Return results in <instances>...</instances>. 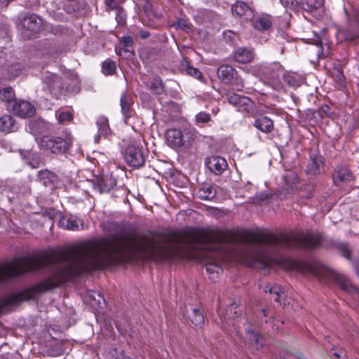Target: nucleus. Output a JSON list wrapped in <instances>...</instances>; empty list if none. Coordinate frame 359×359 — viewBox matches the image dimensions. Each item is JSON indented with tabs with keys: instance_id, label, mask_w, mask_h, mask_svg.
I'll return each mask as SVG.
<instances>
[{
	"instance_id": "obj_3",
	"label": "nucleus",
	"mask_w": 359,
	"mask_h": 359,
	"mask_svg": "<svg viewBox=\"0 0 359 359\" xmlns=\"http://www.w3.org/2000/svg\"><path fill=\"white\" fill-rule=\"evenodd\" d=\"M252 74L259 78L264 84L273 89L279 90L282 87L280 75L283 72V67L278 62H265L255 65L251 68Z\"/></svg>"
},
{
	"instance_id": "obj_14",
	"label": "nucleus",
	"mask_w": 359,
	"mask_h": 359,
	"mask_svg": "<svg viewBox=\"0 0 359 359\" xmlns=\"http://www.w3.org/2000/svg\"><path fill=\"white\" fill-rule=\"evenodd\" d=\"M133 96L127 93H123L120 98V105L121 107V113L126 122L127 118L132 116V106L133 104Z\"/></svg>"
},
{
	"instance_id": "obj_4",
	"label": "nucleus",
	"mask_w": 359,
	"mask_h": 359,
	"mask_svg": "<svg viewBox=\"0 0 359 359\" xmlns=\"http://www.w3.org/2000/svg\"><path fill=\"white\" fill-rule=\"evenodd\" d=\"M73 137L70 132L65 131L59 135H46L41 138L39 145L41 149L51 154H62L67 152L72 147Z\"/></svg>"
},
{
	"instance_id": "obj_9",
	"label": "nucleus",
	"mask_w": 359,
	"mask_h": 359,
	"mask_svg": "<svg viewBox=\"0 0 359 359\" xmlns=\"http://www.w3.org/2000/svg\"><path fill=\"white\" fill-rule=\"evenodd\" d=\"M229 104L236 107L239 111L249 112L252 109L253 102L248 97L234 93L226 94Z\"/></svg>"
},
{
	"instance_id": "obj_30",
	"label": "nucleus",
	"mask_w": 359,
	"mask_h": 359,
	"mask_svg": "<svg viewBox=\"0 0 359 359\" xmlns=\"http://www.w3.org/2000/svg\"><path fill=\"white\" fill-rule=\"evenodd\" d=\"M149 88L154 94L161 95L164 88L162 80L158 76L154 77L150 82Z\"/></svg>"
},
{
	"instance_id": "obj_39",
	"label": "nucleus",
	"mask_w": 359,
	"mask_h": 359,
	"mask_svg": "<svg viewBox=\"0 0 359 359\" xmlns=\"http://www.w3.org/2000/svg\"><path fill=\"white\" fill-rule=\"evenodd\" d=\"M305 3L310 11L317 9L323 4V0H305Z\"/></svg>"
},
{
	"instance_id": "obj_11",
	"label": "nucleus",
	"mask_w": 359,
	"mask_h": 359,
	"mask_svg": "<svg viewBox=\"0 0 359 359\" xmlns=\"http://www.w3.org/2000/svg\"><path fill=\"white\" fill-rule=\"evenodd\" d=\"M12 110L21 117L31 116L35 112L34 106L25 100L15 101L12 106Z\"/></svg>"
},
{
	"instance_id": "obj_25",
	"label": "nucleus",
	"mask_w": 359,
	"mask_h": 359,
	"mask_svg": "<svg viewBox=\"0 0 359 359\" xmlns=\"http://www.w3.org/2000/svg\"><path fill=\"white\" fill-rule=\"evenodd\" d=\"M187 316L191 322L196 326L201 327L204 321V317L200 310L191 308L187 310Z\"/></svg>"
},
{
	"instance_id": "obj_15",
	"label": "nucleus",
	"mask_w": 359,
	"mask_h": 359,
	"mask_svg": "<svg viewBox=\"0 0 359 359\" xmlns=\"http://www.w3.org/2000/svg\"><path fill=\"white\" fill-rule=\"evenodd\" d=\"M283 188L287 193H290L294 191L298 184V177L294 171H287L282 177Z\"/></svg>"
},
{
	"instance_id": "obj_38",
	"label": "nucleus",
	"mask_w": 359,
	"mask_h": 359,
	"mask_svg": "<svg viewBox=\"0 0 359 359\" xmlns=\"http://www.w3.org/2000/svg\"><path fill=\"white\" fill-rule=\"evenodd\" d=\"M105 4L109 9L117 11L118 15H121L123 13V10L120 6L117 0H105Z\"/></svg>"
},
{
	"instance_id": "obj_7",
	"label": "nucleus",
	"mask_w": 359,
	"mask_h": 359,
	"mask_svg": "<svg viewBox=\"0 0 359 359\" xmlns=\"http://www.w3.org/2000/svg\"><path fill=\"white\" fill-rule=\"evenodd\" d=\"M23 35L29 39L34 37L42 27V20L35 14H29L24 17L22 20Z\"/></svg>"
},
{
	"instance_id": "obj_21",
	"label": "nucleus",
	"mask_w": 359,
	"mask_h": 359,
	"mask_svg": "<svg viewBox=\"0 0 359 359\" xmlns=\"http://www.w3.org/2000/svg\"><path fill=\"white\" fill-rule=\"evenodd\" d=\"M22 158L32 168H37L40 165V160L38 155L31 151L20 152Z\"/></svg>"
},
{
	"instance_id": "obj_29",
	"label": "nucleus",
	"mask_w": 359,
	"mask_h": 359,
	"mask_svg": "<svg viewBox=\"0 0 359 359\" xmlns=\"http://www.w3.org/2000/svg\"><path fill=\"white\" fill-rule=\"evenodd\" d=\"M116 185V182L111 177H103L100 183L101 192H108Z\"/></svg>"
},
{
	"instance_id": "obj_8",
	"label": "nucleus",
	"mask_w": 359,
	"mask_h": 359,
	"mask_svg": "<svg viewBox=\"0 0 359 359\" xmlns=\"http://www.w3.org/2000/svg\"><path fill=\"white\" fill-rule=\"evenodd\" d=\"M125 159L128 165L134 168L141 167L145 162L142 150L134 145H130L126 148Z\"/></svg>"
},
{
	"instance_id": "obj_34",
	"label": "nucleus",
	"mask_w": 359,
	"mask_h": 359,
	"mask_svg": "<svg viewBox=\"0 0 359 359\" xmlns=\"http://www.w3.org/2000/svg\"><path fill=\"white\" fill-rule=\"evenodd\" d=\"M15 97V93L12 88L8 87L0 91V98L3 101L11 103Z\"/></svg>"
},
{
	"instance_id": "obj_41",
	"label": "nucleus",
	"mask_w": 359,
	"mask_h": 359,
	"mask_svg": "<svg viewBox=\"0 0 359 359\" xmlns=\"http://www.w3.org/2000/svg\"><path fill=\"white\" fill-rule=\"evenodd\" d=\"M177 28L182 29L185 32H189L191 30L190 25L185 20L181 19L179 20L175 25Z\"/></svg>"
},
{
	"instance_id": "obj_43",
	"label": "nucleus",
	"mask_w": 359,
	"mask_h": 359,
	"mask_svg": "<svg viewBox=\"0 0 359 359\" xmlns=\"http://www.w3.org/2000/svg\"><path fill=\"white\" fill-rule=\"evenodd\" d=\"M121 43L125 47L132 46L133 44V39L130 36H124L121 39Z\"/></svg>"
},
{
	"instance_id": "obj_45",
	"label": "nucleus",
	"mask_w": 359,
	"mask_h": 359,
	"mask_svg": "<svg viewBox=\"0 0 359 359\" xmlns=\"http://www.w3.org/2000/svg\"><path fill=\"white\" fill-rule=\"evenodd\" d=\"M333 355L334 357H336L337 358H340L342 355L344 353V350L342 348H333Z\"/></svg>"
},
{
	"instance_id": "obj_20",
	"label": "nucleus",
	"mask_w": 359,
	"mask_h": 359,
	"mask_svg": "<svg viewBox=\"0 0 359 359\" xmlns=\"http://www.w3.org/2000/svg\"><path fill=\"white\" fill-rule=\"evenodd\" d=\"M254 126L260 131L268 133L273 130V121L267 116H262L255 121Z\"/></svg>"
},
{
	"instance_id": "obj_33",
	"label": "nucleus",
	"mask_w": 359,
	"mask_h": 359,
	"mask_svg": "<svg viewBox=\"0 0 359 359\" xmlns=\"http://www.w3.org/2000/svg\"><path fill=\"white\" fill-rule=\"evenodd\" d=\"M55 116L59 123L69 122L72 120L73 115L69 110L59 109L55 112Z\"/></svg>"
},
{
	"instance_id": "obj_24",
	"label": "nucleus",
	"mask_w": 359,
	"mask_h": 359,
	"mask_svg": "<svg viewBox=\"0 0 359 359\" xmlns=\"http://www.w3.org/2000/svg\"><path fill=\"white\" fill-rule=\"evenodd\" d=\"M85 301L88 302L92 307H101L102 304H104V300L100 293L94 290L88 292Z\"/></svg>"
},
{
	"instance_id": "obj_18",
	"label": "nucleus",
	"mask_w": 359,
	"mask_h": 359,
	"mask_svg": "<svg viewBox=\"0 0 359 359\" xmlns=\"http://www.w3.org/2000/svg\"><path fill=\"white\" fill-rule=\"evenodd\" d=\"M353 180L351 172L346 168H341L335 171L333 175V181L337 185L343 182H351Z\"/></svg>"
},
{
	"instance_id": "obj_47",
	"label": "nucleus",
	"mask_w": 359,
	"mask_h": 359,
	"mask_svg": "<svg viewBox=\"0 0 359 359\" xmlns=\"http://www.w3.org/2000/svg\"><path fill=\"white\" fill-rule=\"evenodd\" d=\"M149 36H150V34L147 30L142 29L138 32V36H140L142 39H146L149 38Z\"/></svg>"
},
{
	"instance_id": "obj_1",
	"label": "nucleus",
	"mask_w": 359,
	"mask_h": 359,
	"mask_svg": "<svg viewBox=\"0 0 359 359\" xmlns=\"http://www.w3.org/2000/svg\"><path fill=\"white\" fill-rule=\"evenodd\" d=\"M50 267L52 273L38 285L43 292L93 269L107 266V238L79 245L70 250H51L36 257H18L0 264V281L25 272Z\"/></svg>"
},
{
	"instance_id": "obj_12",
	"label": "nucleus",
	"mask_w": 359,
	"mask_h": 359,
	"mask_svg": "<svg viewBox=\"0 0 359 359\" xmlns=\"http://www.w3.org/2000/svg\"><path fill=\"white\" fill-rule=\"evenodd\" d=\"M60 226L69 231H79L83 228V221L72 215L62 217L60 220Z\"/></svg>"
},
{
	"instance_id": "obj_46",
	"label": "nucleus",
	"mask_w": 359,
	"mask_h": 359,
	"mask_svg": "<svg viewBox=\"0 0 359 359\" xmlns=\"http://www.w3.org/2000/svg\"><path fill=\"white\" fill-rule=\"evenodd\" d=\"M294 0H280V4L285 8H291L294 5Z\"/></svg>"
},
{
	"instance_id": "obj_27",
	"label": "nucleus",
	"mask_w": 359,
	"mask_h": 359,
	"mask_svg": "<svg viewBox=\"0 0 359 359\" xmlns=\"http://www.w3.org/2000/svg\"><path fill=\"white\" fill-rule=\"evenodd\" d=\"M252 26L257 30H266L271 26V22L269 17L263 16L255 19Z\"/></svg>"
},
{
	"instance_id": "obj_6",
	"label": "nucleus",
	"mask_w": 359,
	"mask_h": 359,
	"mask_svg": "<svg viewBox=\"0 0 359 359\" xmlns=\"http://www.w3.org/2000/svg\"><path fill=\"white\" fill-rule=\"evenodd\" d=\"M320 273L322 276L333 280L345 292L359 295L358 289L353 286L349 279L344 275L325 267L320 269Z\"/></svg>"
},
{
	"instance_id": "obj_48",
	"label": "nucleus",
	"mask_w": 359,
	"mask_h": 359,
	"mask_svg": "<svg viewBox=\"0 0 359 359\" xmlns=\"http://www.w3.org/2000/svg\"><path fill=\"white\" fill-rule=\"evenodd\" d=\"M234 35H235V34L230 30H227L224 32V37L226 39H228L229 40V41H231L233 40Z\"/></svg>"
},
{
	"instance_id": "obj_2",
	"label": "nucleus",
	"mask_w": 359,
	"mask_h": 359,
	"mask_svg": "<svg viewBox=\"0 0 359 359\" xmlns=\"http://www.w3.org/2000/svg\"><path fill=\"white\" fill-rule=\"evenodd\" d=\"M247 323V317L243 314L242 311L236 304L228 306L225 314L221 318V324L225 331L235 332L241 338H243V332H244L245 340L251 344L255 343L262 346L259 342V335L251 330Z\"/></svg>"
},
{
	"instance_id": "obj_44",
	"label": "nucleus",
	"mask_w": 359,
	"mask_h": 359,
	"mask_svg": "<svg viewBox=\"0 0 359 359\" xmlns=\"http://www.w3.org/2000/svg\"><path fill=\"white\" fill-rule=\"evenodd\" d=\"M341 255L348 259H351V252L348 247L343 246L341 248Z\"/></svg>"
},
{
	"instance_id": "obj_5",
	"label": "nucleus",
	"mask_w": 359,
	"mask_h": 359,
	"mask_svg": "<svg viewBox=\"0 0 359 359\" xmlns=\"http://www.w3.org/2000/svg\"><path fill=\"white\" fill-rule=\"evenodd\" d=\"M165 139L168 144L177 149L183 146L185 143H189L192 140L191 131L184 129L181 130L176 128H170L166 131Z\"/></svg>"
},
{
	"instance_id": "obj_26",
	"label": "nucleus",
	"mask_w": 359,
	"mask_h": 359,
	"mask_svg": "<svg viewBox=\"0 0 359 359\" xmlns=\"http://www.w3.org/2000/svg\"><path fill=\"white\" fill-rule=\"evenodd\" d=\"M263 290L265 292H269L270 294L273 295V299L275 302H280V298L284 294L283 289L279 285H266L264 287Z\"/></svg>"
},
{
	"instance_id": "obj_51",
	"label": "nucleus",
	"mask_w": 359,
	"mask_h": 359,
	"mask_svg": "<svg viewBox=\"0 0 359 359\" xmlns=\"http://www.w3.org/2000/svg\"><path fill=\"white\" fill-rule=\"evenodd\" d=\"M298 358H299V359H307L305 356H304V355H302V354H301V355H299L298 356Z\"/></svg>"
},
{
	"instance_id": "obj_35",
	"label": "nucleus",
	"mask_w": 359,
	"mask_h": 359,
	"mask_svg": "<svg viewBox=\"0 0 359 359\" xmlns=\"http://www.w3.org/2000/svg\"><path fill=\"white\" fill-rule=\"evenodd\" d=\"M18 302V298L15 296H8L0 300V313L3 312L4 309L9 306L15 305Z\"/></svg>"
},
{
	"instance_id": "obj_28",
	"label": "nucleus",
	"mask_w": 359,
	"mask_h": 359,
	"mask_svg": "<svg viewBox=\"0 0 359 359\" xmlns=\"http://www.w3.org/2000/svg\"><path fill=\"white\" fill-rule=\"evenodd\" d=\"M311 163L308 167L309 172L313 174H317L320 172V168L323 165V158L319 156H311Z\"/></svg>"
},
{
	"instance_id": "obj_23",
	"label": "nucleus",
	"mask_w": 359,
	"mask_h": 359,
	"mask_svg": "<svg viewBox=\"0 0 359 359\" xmlns=\"http://www.w3.org/2000/svg\"><path fill=\"white\" fill-rule=\"evenodd\" d=\"M216 195V191L211 185H203L196 192L198 198L202 200H211Z\"/></svg>"
},
{
	"instance_id": "obj_32",
	"label": "nucleus",
	"mask_w": 359,
	"mask_h": 359,
	"mask_svg": "<svg viewBox=\"0 0 359 359\" xmlns=\"http://www.w3.org/2000/svg\"><path fill=\"white\" fill-rule=\"evenodd\" d=\"M43 82L46 83L50 91L55 88V86L60 83L59 78L57 75L49 72L44 76Z\"/></svg>"
},
{
	"instance_id": "obj_22",
	"label": "nucleus",
	"mask_w": 359,
	"mask_h": 359,
	"mask_svg": "<svg viewBox=\"0 0 359 359\" xmlns=\"http://www.w3.org/2000/svg\"><path fill=\"white\" fill-rule=\"evenodd\" d=\"M15 121L11 115H5L0 117V131L11 133L13 130Z\"/></svg>"
},
{
	"instance_id": "obj_31",
	"label": "nucleus",
	"mask_w": 359,
	"mask_h": 359,
	"mask_svg": "<svg viewBox=\"0 0 359 359\" xmlns=\"http://www.w3.org/2000/svg\"><path fill=\"white\" fill-rule=\"evenodd\" d=\"M38 177L46 186L53 182L55 180V175L48 170L39 171L38 173Z\"/></svg>"
},
{
	"instance_id": "obj_50",
	"label": "nucleus",
	"mask_w": 359,
	"mask_h": 359,
	"mask_svg": "<svg viewBox=\"0 0 359 359\" xmlns=\"http://www.w3.org/2000/svg\"><path fill=\"white\" fill-rule=\"evenodd\" d=\"M322 110L324 111V112H327V110L329 109V107L327 106V105H325V106H323L321 107Z\"/></svg>"
},
{
	"instance_id": "obj_37",
	"label": "nucleus",
	"mask_w": 359,
	"mask_h": 359,
	"mask_svg": "<svg viewBox=\"0 0 359 359\" xmlns=\"http://www.w3.org/2000/svg\"><path fill=\"white\" fill-rule=\"evenodd\" d=\"M211 117L210 114L200 111L195 116V121L197 125L205 124L210 121Z\"/></svg>"
},
{
	"instance_id": "obj_16",
	"label": "nucleus",
	"mask_w": 359,
	"mask_h": 359,
	"mask_svg": "<svg viewBox=\"0 0 359 359\" xmlns=\"http://www.w3.org/2000/svg\"><path fill=\"white\" fill-rule=\"evenodd\" d=\"M236 75V70L230 65H222L217 69L218 78L225 83L232 82Z\"/></svg>"
},
{
	"instance_id": "obj_49",
	"label": "nucleus",
	"mask_w": 359,
	"mask_h": 359,
	"mask_svg": "<svg viewBox=\"0 0 359 359\" xmlns=\"http://www.w3.org/2000/svg\"><path fill=\"white\" fill-rule=\"evenodd\" d=\"M18 76V73H13V74H11L9 76H8V79H14L15 76Z\"/></svg>"
},
{
	"instance_id": "obj_13",
	"label": "nucleus",
	"mask_w": 359,
	"mask_h": 359,
	"mask_svg": "<svg viewBox=\"0 0 359 359\" xmlns=\"http://www.w3.org/2000/svg\"><path fill=\"white\" fill-rule=\"evenodd\" d=\"M233 15L243 17L245 20H250L253 15L251 8L244 1H236L231 7Z\"/></svg>"
},
{
	"instance_id": "obj_17",
	"label": "nucleus",
	"mask_w": 359,
	"mask_h": 359,
	"mask_svg": "<svg viewBox=\"0 0 359 359\" xmlns=\"http://www.w3.org/2000/svg\"><path fill=\"white\" fill-rule=\"evenodd\" d=\"M96 124L97 126V135L95 137V142H99L101 137H107L110 133L108 119L103 116L97 118Z\"/></svg>"
},
{
	"instance_id": "obj_40",
	"label": "nucleus",
	"mask_w": 359,
	"mask_h": 359,
	"mask_svg": "<svg viewBox=\"0 0 359 359\" xmlns=\"http://www.w3.org/2000/svg\"><path fill=\"white\" fill-rule=\"evenodd\" d=\"M187 71L189 75L198 79H201L203 77L202 73L197 68L193 67H187Z\"/></svg>"
},
{
	"instance_id": "obj_42",
	"label": "nucleus",
	"mask_w": 359,
	"mask_h": 359,
	"mask_svg": "<svg viewBox=\"0 0 359 359\" xmlns=\"http://www.w3.org/2000/svg\"><path fill=\"white\" fill-rule=\"evenodd\" d=\"M236 90L241 91L243 90V88L244 87L243 83L241 79H238L237 77V75L236 76V78L233 80L232 82H231Z\"/></svg>"
},
{
	"instance_id": "obj_10",
	"label": "nucleus",
	"mask_w": 359,
	"mask_h": 359,
	"mask_svg": "<svg viewBox=\"0 0 359 359\" xmlns=\"http://www.w3.org/2000/svg\"><path fill=\"white\" fill-rule=\"evenodd\" d=\"M208 168L216 175L222 174L228 167L225 158L217 156H212L205 160Z\"/></svg>"
},
{
	"instance_id": "obj_36",
	"label": "nucleus",
	"mask_w": 359,
	"mask_h": 359,
	"mask_svg": "<svg viewBox=\"0 0 359 359\" xmlns=\"http://www.w3.org/2000/svg\"><path fill=\"white\" fill-rule=\"evenodd\" d=\"M116 63L111 60H106L102 63V72L105 75H111L116 70Z\"/></svg>"
},
{
	"instance_id": "obj_19",
	"label": "nucleus",
	"mask_w": 359,
	"mask_h": 359,
	"mask_svg": "<svg viewBox=\"0 0 359 359\" xmlns=\"http://www.w3.org/2000/svg\"><path fill=\"white\" fill-rule=\"evenodd\" d=\"M254 56L252 50L245 48H238L233 55L236 61L240 63L250 62L253 60Z\"/></svg>"
}]
</instances>
